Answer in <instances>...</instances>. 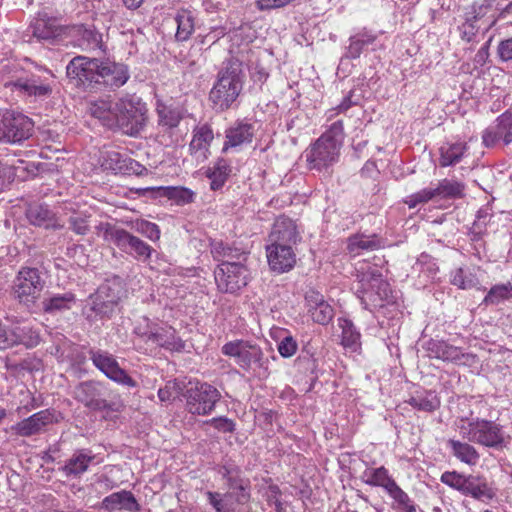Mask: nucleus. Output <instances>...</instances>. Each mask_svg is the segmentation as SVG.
<instances>
[{
  "label": "nucleus",
  "instance_id": "nucleus-28",
  "mask_svg": "<svg viewBox=\"0 0 512 512\" xmlns=\"http://www.w3.org/2000/svg\"><path fill=\"white\" fill-rule=\"evenodd\" d=\"M464 495L471 496L479 501H490L496 493L488 484L486 478L479 475H468Z\"/></svg>",
  "mask_w": 512,
  "mask_h": 512
},
{
  "label": "nucleus",
  "instance_id": "nucleus-20",
  "mask_svg": "<svg viewBox=\"0 0 512 512\" xmlns=\"http://www.w3.org/2000/svg\"><path fill=\"white\" fill-rule=\"evenodd\" d=\"M268 264L274 272L284 273L291 270L296 263V255L290 246H266Z\"/></svg>",
  "mask_w": 512,
  "mask_h": 512
},
{
  "label": "nucleus",
  "instance_id": "nucleus-26",
  "mask_svg": "<svg viewBox=\"0 0 512 512\" xmlns=\"http://www.w3.org/2000/svg\"><path fill=\"white\" fill-rule=\"evenodd\" d=\"M156 113L158 116V126L165 131L178 127L184 117V109L181 106L173 103L167 104L162 101H157Z\"/></svg>",
  "mask_w": 512,
  "mask_h": 512
},
{
  "label": "nucleus",
  "instance_id": "nucleus-64",
  "mask_svg": "<svg viewBox=\"0 0 512 512\" xmlns=\"http://www.w3.org/2000/svg\"><path fill=\"white\" fill-rule=\"evenodd\" d=\"M15 176V167L0 160V192L14 180Z\"/></svg>",
  "mask_w": 512,
  "mask_h": 512
},
{
  "label": "nucleus",
  "instance_id": "nucleus-41",
  "mask_svg": "<svg viewBox=\"0 0 512 512\" xmlns=\"http://www.w3.org/2000/svg\"><path fill=\"white\" fill-rule=\"evenodd\" d=\"M63 33V27L53 19H39L33 29V35L39 39L52 40Z\"/></svg>",
  "mask_w": 512,
  "mask_h": 512
},
{
  "label": "nucleus",
  "instance_id": "nucleus-14",
  "mask_svg": "<svg viewBox=\"0 0 512 512\" xmlns=\"http://www.w3.org/2000/svg\"><path fill=\"white\" fill-rule=\"evenodd\" d=\"M103 386L100 382L89 380L79 383L74 389V398L93 411L111 410L113 404L102 398Z\"/></svg>",
  "mask_w": 512,
  "mask_h": 512
},
{
  "label": "nucleus",
  "instance_id": "nucleus-30",
  "mask_svg": "<svg viewBox=\"0 0 512 512\" xmlns=\"http://www.w3.org/2000/svg\"><path fill=\"white\" fill-rule=\"evenodd\" d=\"M383 247V241L376 234H356L348 239L347 250L352 256L360 255L362 251H374Z\"/></svg>",
  "mask_w": 512,
  "mask_h": 512
},
{
  "label": "nucleus",
  "instance_id": "nucleus-24",
  "mask_svg": "<svg viewBox=\"0 0 512 512\" xmlns=\"http://www.w3.org/2000/svg\"><path fill=\"white\" fill-rule=\"evenodd\" d=\"M214 138L211 127L207 124L197 126L193 130V137L189 144V150L198 161H204L209 154V147Z\"/></svg>",
  "mask_w": 512,
  "mask_h": 512
},
{
  "label": "nucleus",
  "instance_id": "nucleus-11",
  "mask_svg": "<svg viewBox=\"0 0 512 512\" xmlns=\"http://www.w3.org/2000/svg\"><path fill=\"white\" fill-rule=\"evenodd\" d=\"M185 397L187 410L191 414L207 415L214 410L221 394L214 386L197 382L187 389Z\"/></svg>",
  "mask_w": 512,
  "mask_h": 512
},
{
  "label": "nucleus",
  "instance_id": "nucleus-21",
  "mask_svg": "<svg viewBox=\"0 0 512 512\" xmlns=\"http://www.w3.org/2000/svg\"><path fill=\"white\" fill-rule=\"evenodd\" d=\"M102 508L112 511L139 512L141 505L134 494L128 490H121L106 496L101 502Z\"/></svg>",
  "mask_w": 512,
  "mask_h": 512
},
{
  "label": "nucleus",
  "instance_id": "nucleus-38",
  "mask_svg": "<svg viewBox=\"0 0 512 512\" xmlns=\"http://www.w3.org/2000/svg\"><path fill=\"white\" fill-rule=\"evenodd\" d=\"M231 173V167L224 159H219L211 168L206 171V176L210 179V188L212 190L221 189Z\"/></svg>",
  "mask_w": 512,
  "mask_h": 512
},
{
  "label": "nucleus",
  "instance_id": "nucleus-53",
  "mask_svg": "<svg viewBox=\"0 0 512 512\" xmlns=\"http://www.w3.org/2000/svg\"><path fill=\"white\" fill-rule=\"evenodd\" d=\"M435 198H437L435 187H427L409 195L404 202L409 208H415L418 204L427 203Z\"/></svg>",
  "mask_w": 512,
  "mask_h": 512
},
{
  "label": "nucleus",
  "instance_id": "nucleus-10",
  "mask_svg": "<svg viewBox=\"0 0 512 512\" xmlns=\"http://www.w3.org/2000/svg\"><path fill=\"white\" fill-rule=\"evenodd\" d=\"M214 277L219 291L235 293L247 285L248 270L240 261H223L215 269Z\"/></svg>",
  "mask_w": 512,
  "mask_h": 512
},
{
  "label": "nucleus",
  "instance_id": "nucleus-18",
  "mask_svg": "<svg viewBox=\"0 0 512 512\" xmlns=\"http://www.w3.org/2000/svg\"><path fill=\"white\" fill-rule=\"evenodd\" d=\"M54 421L53 413L46 409L39 411L28 418L11 426V431L20 437H31L39 434Z\"/></svg>",
  "mask_w": 512,
  "mask_h": 512
},
{
  "label": "nucleus",
  "instance_id": "nucleus-15",
  "mask_svg": "<svg viewBox=\"0 0 512 512\" xmlns=\"http://www.w3.org/2000/svg\"><path fill=\"white\" fill-rule=\"evenodd\" d=\"M482 140L486 147L512 143V112L501 114L494 124L487 127L483 131Z\"/></svg>",
  "mask_w": 512,
  "mask_h": 512
},
{
  "label": "nucleus",
  "instance_id": "nucleus-37",
  "mask_svg": "<svg viewBox=\"0 0 512 512\" xmlns=\"http://www.w3.org/2000/svg\"><path fill=\"white\" fill-rule=\"evenodd\" d=\"M407 402L413 408L424 412H433L440 406V400L434 391L416 392Z\"/></svg>",
  "mask_w": 512,
  "mask_h": 512
},
{
  "label": "nucleus",
  "instance_id": "nucleus-61",
  "mask_svg": "<svg viewBox=\"0 0 512 512\" xmlns=\"http://www.w3.org/2000/svg\"><path fill=\"white\" fill-rule=\"evenodd\" d=\"M491 217V209L488 206L479 209L476 215V219L473 223L474 232L477 234H482L485 231Z\"/></svg>",
  "mask_w": 512,
  "mask_h": 512
},
{
  "label": "nucleus",
  "instance_id": "nucleus-29",
  "mask_svg": "<svg viewBox=\"0 0 512 512\" xmlns=\"http://www.w3.org/2000/svg\"><path fill=\"white\" fill-rule=\"evenodd\" d=\"M95 456L88 450L76 451L62 467L63 473L67 477H79L88 470L90 463L94 460Z\"/></svg>",
  "mask_w": 512,
  "mask_h": 512
},
{
  "label": "nucleus",
  "instance_id": "nucleus-31",
  "mask_svg": "<svg viewBox=\"0 0 512 512\" xmlns=\"http://www.w3.org/2000/svg\"><path fill=\"white\" fill-rule=\"evenodd\" d=\"M75 302V295L71 292L53 294L44 298L42 301V310L44 313L56 315L57 313L70 310Z\"/></svg>",
  "mask_w": 512,
  "mask_h": 512
},
{
  "label": "nucleus",
  "instance_id": "nucleus-54",
  "mask_svg": "<svg viewBox=\"0 0 512 512\" xmlns=\"http://www.w3.org/2000/svg\"><path fill=\"white\" fill-rule=\"evenodd\" d=\"M309 314L314 322L321 325H327L333 319L334 310L332 306L325 301L320 303V305L315 307V309H311Z\"/></svg>",
  "mask_w": 512,
  "mask_h": 512
},
{
  "label": "nucleus",
  "instance_id": "nucleus-63",
  "mask_svg": "<svg viewBox=\"0 0 512 512\" xmlns=\"http://www.w3.org/2000/svg\"><path fill=\"white\" fill-rule=\"evenodd\" d=\"M207 424L222 433H233L235 431V423L227 417H216L207 421Z\"/></svg>",
  "mask_w": 512,
  "mask_h": 512
},
{
  "label": "nucleus",
  "instance_id": "nucleus-48",
  "mask_svg": "<svg viewBox=\"0 0 512 512\" xmlns=\"http://www.w3.org/2000/svg\"><path fill=\"white\" fill-rule=\"evenodd\" d=\"M437 198H461L464 196V185L456 180L442 179L435 187Z\"/></svg>",
  "mask_w": 512,
  "mask_h": 512
},
{
  "label": "nucleus",
  "instance_id": "nucleus-39",
  "mask_svg": "<svg viewBox=\"0 0 512 512\" xmlns=\"http://www.w3.org/2000/svg\"><path fill=\"white\" fill-rule=\"evenodd\" d=\"M175 22L177 24V31L175 34L176 40H188L195 29L194 16L192 12L185 9L179 10L175 16Z\"/></svg>",
  "mask_w": 512,
  "mask_h": 512
},
{
  "label": "nucleus",
  "instance_id": "nucleus-27",
  "mask_svg": "<svg viewBox=\"0 0 512 512\" xmlns=\"http://www.w3.org/2000/svg\"><path fill=\"white\" fill-rule=\"evenodd\" d=\"M254 136V127L252 124L238 122L226 130V140L223 145V151L230 148H237L243 144L250 143Z\"/></svg>",
  "mask_w": 512,
  "mask_h": 512
},
{
  "label": "nucleus",
  "instance_id": "nucleus-47",
  "mask_svg": "<svg viewBox=\"0 0 512 512\" xmlns=\"http://www.w3.org/2000/svg\"><path fill=\"white\" fill-rule=\"evenodd\" d=\"M206 497L209 504L216 512H233L235 510V500L233 501V493H219L207 491Z\"/></svg>",
  "mask_w": 512,
  "mask_h": 512
},
{
  "label": "nucleus",
  "instance_id": "nucleus-59",
  "mask_svg": "<svg viewBox=\"0 0 512 512\" xmlns=\"http://www.w3.org/2000/svg\"><path fill=\"white\" fill-rule=\"evenodd\" d=\"M135 229L151 241H157L160 238V229L155 223L141 220L136 222Z\"/></svg>",
  "mask_w": 512,
  "mask_h": 512
},
{
  "label": "nucleus",
  "instance_id": "nucleus-58",
  "mask_svg": "<svg viewBox=\"0 0 512 512\" xmlns=\"http://www.w3.org/2000/svg\"><path fill=\"white\" fill-rule=\"evenodd\" d=\"M129 157L116 151L108 152L105 157L104 166L106 169L112 170L115 173H120L124 162H128Z\"/></svg>",
  "mask_w": 512,
  "mask_h": 512
},
{
  "label": "nucleus",
  "instance_id": "nucleus-13",
  "mask_svg": "<svg viewBox=\"0 0 512 512\" xmlns=\"http://www.w3.org/2000/svg\"><path fill=\"white\" fill-rule=\"evenodd\" d=\"M88 353L93 364L109 379L128 387L136 386V381L119 366L113 355L99 349H90Z\"/></svg>",
  "mask_w": 512,
  "mask_h": 512
},
{
  "label": "nucleus",
  "instance_id": "nucleus-8",
  "mask_svg": "<svg viewBox=\"0 0 512 512\" xmlns=\"http://www.w3.org/2000/svg\"><path fill=\"white\" fill-rule=\"evenodd\" d=\"M69 80L85 90L99 88V59L86 56L74 57L66 67Z\"/></svg>",
  "mask_w": 512,
  "mask_h": 512
},
{
  "label": "nucleus",
  "instance_id": "nucleus-2",
  "mask_svg": "<svg viewBox=\"0 0 512 512\" xmlns=\"http://www.w3.org/2000/svg\"><path fill=\"white\" fill-rule=\"evenodd\" d=\"M244 79L242 62L235 57L226 59L209 93L213 107L219 111L231 108L243 89Z\"/></svg>",
  "mask_w": 512,
  "mask_h": 512
},
{
  "label": "nucleus",
  "instance_id": "nucleus-12",
  "mask_svg": "<svg viewBox=\"0 0 512 512\" xmlns=\"http://www.w3.org/2000/svg\"><path fill=\"white\" fill-rule=\"evenodd\" d=\"M33 122L23 114L6 112L0 120V142L20 143L32 135Z\"/></svg>",
  "mask_w": 512,
  "mask_h": 512
},
{
  "label": "nucleus",
  "instance_id": "nucleus-1",
  "mask_svg": "<svg viewBox=\"0 0 512 512\" xmlns=\"http://www.w3.org/2000/svg\"><path fill=\"white\" fill-rule=\"evenodd\" d=\"M356 294L361 300L362 305L369 311H378L386 315V309L389 313L397 309V295L390 284L382 278L378 270L373 269L363 272L359 275Z\"/></svg>",
  "mask_w": 512,
  "mask_h": 512
},
{
  "label": "nucleus",
  "instance_id": "nucleus-52",
  "mask_svg": "<svg viewBox=\"0 0 512 512\" xmlns=\"http://www.w3.org/2000/svg\"><path fill=\"white\" fill-rule=\"evenodd\" d=\"M440 480L445 485L461 492L464 495L467 484L466 475L460 474L456 471H446L441 475Z\"/></svg>",
  "mask_w": 512,
  "mask_h": 512
},
{
  "label": "nucleus",
  "instance_id": "nucleus-62",
  "mask_svg": "<svg viewBox=\"0 0 512 512\" xmlns=\"http://www.w3.org/2000/svg\"><path fill=\"white\" fill-rule=\"evenodd\" d=\"M481 29V25L464 19V22L459 26L461 39L466 42H471L475 39L476 35Z\"/></svg>",
  "mask_w": 512,
  "mask_h": 512
},
{
  "label": "nucleus",
  "instance_id": "nucleus-36",
  "mask_svg": "<svg viewBox=\"0 0 512 512\" xmlns=\"http://www.w3.org/2000/svg\"><path fill=\"white\" fill-rule=\"evenodd\" d=\"M26 217L34 226L48 228L54 220L53 212L44 204H31L26 210Z\"/></svg>",
  "mask_w": 512,
  "mask_h": 512
},
{
  "label": "nucleus",
  "instance_id": "nucleus-34",
  "mask_svg": "<svg viewBox=\"0 0 512 512\" xmlns=\"http://www.w3.org/2000/svg\"><path fill=\"white\" fill-rule=\"evenodd\" d=\"M362 478L367 485L382 487L386 492L396 484V481L389 475L384 466L366 469Z\"/></svg>",
  "mask_w": 512,
  "mask_h": 512
},
{
  "label": "nucleus",
  "instance_id": "nucleus-35",
  "mask_svg": "<svg viewBox=\"0 0 512 512\" xmlns=\"http://www.w3.org/2000/svg\"><path fill=\"white\" fill-rule=\"evenodd\" d=\"M377 38L376 34L366 29L358 32L349 38V46L347 47L346 57L351 59L358 58L364 48L372 45Z\"/></svg>",
  "mask_w": 512,
  "mask_h": 512
},
{
  "label": "nucleus",
  "instance_id": "nucleus-6",
  "mask_svg": "<svg viewBox=\"0 0 512 512\" xmlns=\"http://www.w3.org/2000/svg\"><path fill=\"white\" fill-rule=\"evenodd\" d=\"M97 228L99 232H102L104 241L114 244L121 251L139 260H149L154 251L146 242L123 228L116 227L110 223H101Z\"/></svg>",
  "mask_w": 512,
  "mask_h": 512
},
{
  "label": "nucleus",
  "instance_id": "nucleus-60",
  "mask_svg": "<svg viewBox=\"0 0 512 512\" xmlns=\"http://www.w3.org/2000/svg\"><path fill=\"white\" fill-rule=\"evenodd\" d=\"M297 348L298 344L291 335L284 336L277 345L279 354L284 358L292 357L296 353Z\"/></svg>",
  "mask_w": 512,
  "mask_h": 512
},
{
  "label": "nucleus",
  "instance_id": "nucleus-3",
  "mask_svg": "<svg viewBox=\"0 0 512 512\" xmlns=\"http://www.w3.org/2000/svg\"><path fill=\"white\" fill-rule=\"evenodd\" d=\"M343 139V123L338 120L306 151L309 169L322 171L334 165L339 160Z\"/></svg>",
  "mask_w": 512,
  "mask_h": 512
},
{
  "label": "nucleus",
  "instance_id": "nucleus-22",
  "mask_svg": "<svg viewBox=\"0 0 512 512\" xmlns=\"http://www.w3.org/2000/svg\"><path fill=\"white\" fill-rule=\"evenodd\" d=\"M103 291V289H97L88 299L83 313L89 321L110 318L115 311L116 305H113V300L103 298Z\"/></svg>",
  "mask_w": 512,
  "mask_h": 512
},
{
  "label": "nucleus",
  "instance_id": "nucleus-9",
  "mask_svg": "<svg viewBox=\"0 0 512 512\" xmlns=\"http://www.w3.org/2000/svg\"><path fill=\"white\" fill-rule=\"evenodd\" d=\"M222 353L235 359V363L243 370L253 367L265 368L262 349L249 341L236 340L223 345Z\"/></svg>",
  "mask_w": 512,
  "mask_h": 512
},
{
  "label": "nucleus",
  "instance_id": "nucleus-55",
  "mask_svg": "<svg viewBox=\"0 0 512 512\" xmlns=\"http://www.w3.org/2000/svg\"><path fill=\"white\" fill-rule=\"evenodd\" d=\"M68 229L77 235L84 236L90 231L89 217L86 215L76 214L68 218Z\"/></svg>",
  "mask_w": 512,
  "mask_h": 512
},
{
  "label": "nucleus",
  "instance_id": "nucleus-44",
  "mask_svg": "<svg viewBox=\"0 0 512 512\" xmlns=\"http://www.w3.org/2000/svg\"><path fill=\"white\" fill-rule=\"evenodd\" d=\"M339 326L342 329L341 344L353 352L356 351L360 347V333L356 330L352 321L339 319Z\"/></svg>",
  "mask_w": 512,
  "mask_h": 512
},
{
  "label": "nucleus",
  "instance_id": "nucleus-5",
  "mask_svg": "<svg viewBox=\"0 0 512 512\" xmlns=\"http://www.w3.org/2000/svg\"><path fill=\"white\" fill-rule=\"evenodd\" d=\"M112 115L119 130L128 136H137L147 121L146 104L140 97L126 95L119 98L112 108Z\"/></svg>",
  "mask_w": 512,
  "mask_h": 512
},
{
  "label": "nucleus",
  "instance_id": "nucleus-16",
  "mask_svg": "<svg viewBox=\"0 0 512 512\" xmlns=\"http://www.w3.org/2000/svg\"><path fill=\"white\" fill-rule=\"evenodd\" d=\"M129 78L127 65L99 59V87L105 86L114 90L126 84Z\"/></svg>",
  "mask_w": 512,
  "mask_h": 512
},
{
  "label": "nucleus",
  "instance_id": "nucleus-17",
  "mask_svg": "<svg viewBox=\"0 0 512 512\" xmlns=\"http://www.w3.org/2000/svg\"><path fill=\"white\" fill-rule=\"evenodd\" d=\"M299 240L297 226L292 219L280 216L275 220L269 234V244L293 248Z\"/></svg>",
  "mask_w": 512,
  "mask_h": 512
},
{
  "label": "nucleus",
  "instance_id": "nucleus-40",
  "mask_svg": "<svg viewBox=\"0 0 512 512\" xmlns=\"http://www.w3.org/2000/svg\"><path fill=\"white\" fill-rule=\"evenodd\" d=\"M157 191L160 196L167 197L178 205L192 203L195 198V193L192 190L182 186L158 187Z\"/></svg>",
  "mask_w": 512,
  "mask_h": 512
},
{
  "label": "nucleus",
  "instance_id": "nucleus-4",
  "mask_svg": "<svg viewBox=\"0 0 512 512\" xmlns=\"http://www.w3.org/2000/svg\"><path fill=\"white\" fill-rule=\"evenodd\" d=\"M459 433L468 442L487 448L500 450L506 446L503 427L495 421L479 417L462 419Z\"/></svg>",
  "mask_w": 512,
  "mask_h": 512
},
{
  "label": "nucleus",
  "instance_id": "nucleus-46",
  "mask_svg": "<svg viewBox=\"0 0 512 512\" xmlns=\"http://www.w3.org/2000/svg\"><path fill=\"white\" fill-rule=\"evenodd\" d=\"M509 299H512V285L510 282H507L492 286L484 297L482 304L485 306L498 305Z\"/></svg>",
  "mask_w": 512,
  "mask_h": 512
},
{
  "label": "nucleus",
  "instance_id": "nucleus-49",
  "mask_svg": "<svg viewBox=\"0 0 512 512\" xmlns=\"http://www.w3.org/2000/svg\"><path fill=\"white\" fill-rule=\"evenodd\" d=\"M387 494L394 500V509L398 512H416V505L409 495L396 483Z\"/></svg>",
  "mask_w": 512,
  "mask_h": 512
},
{
  "label": "nucleus",
  "instance_id": "nucleus-7",
  "mask_svg": "<svg viewBox=\"0 0 512 512\" xmlns=\"http://www.w3.org/2000/svg\"><path fill=\"white\" fill-rule=\"evenodd\" d=\"M45 281L36 268L23 267L17 274L13 284V295L18 302L27 308L32 307L43 290Z\"/></svg>",
  "mask_w": 512,
  "mask_h": 512
},
{
  "label": "nucleus",
  "instance_id": "nucleus-32",
  "mask_svg": "<svg viewBox=\"0 0 512 512\" xmlns=\"http://www.w3.org/2000/svg\"><path fill=\"white\" fill-rule=\"evenodd\" d=\"M471 442H462L460 440L450 439L448 446L450 447L452 454L459 461L474 466L479 462L480 454L477 449L470 444Z\"/></svg>",
  "mask_w": 512,
  "mask_h": 512
},
{
  "label": "nucleus",
  "instance_id": "nucleus-45",
  "mask_svg": "<svg viewBox=\"0 0 512 512\" xmlns=\"http://www.w3.org/2000/svg\"><path fill=\"white\" fill-rule=\"evenodd\" d=\"M11 329L16 338L14 339L13 346L21 344L26 348H34L40 343L39 333L31 327L14 326Z\"/></svg>",
  "mask_w": 512,
  "mask_h": 512
},
{
  "label": "nucleus",
  "instance_id": "nucleus-50",
  "mask_svg": "<svg viewBox=\"0 0 512 512\" xmlns=\"http://www.w3.org/2000/svg\"><path fill=\"white\" fill-rule=\"evenodd\" d=\"M229 488L228 493H233V499L236 504H245L250 499L249 493V484L243 478L237 476L234 479H230V482L227 483Z\"/></svg>",
  "mask_w": 512,
  "mask_h": 512
},
{
  "label": "nucleus",
  "instance_id": "nucleus-33",
  "mask_svg": "<svg viewBox=\"0 0 512 512\" xmlns=\"http://www.w3.org/2000/svg\"><path fill=\"white\" fill-rule=\"evenodd\" d=\"M211 254L217 261H245L246 251L242 248L230 246L222 241H213L211 243Z\"/></svg>",
  "mask_w": 512,
  "mask_h": 512
},
{
  "label": "nucleus",
  "instance_id": "nucleus-25",
  "mask_svg": "<svg viewBox=\"0 0 512 512\" xmlns=\"http://www.w3.org/2000/svg\"><path fill=\"white\" fill-rule=\"evenodd\" d=\"M424 349L429 357L443 361L458 362L465 356L461 348L444 340L430 339L424 344Z\"/></svg>",
  "mask_w": 512,
  "mask_h": 512
},
{
  "label": "nucleus",
  "instance_id": "nucleus-23",
  "mask_svg": "<svg viewBox=\"0 0 512 512\" xmlns=\"http://www.w3.org/2000/svg\"><path fill=\"white\" fill-rule=\"evenodd\" d=\"M493 7L492 0H481L474 2L465 12L464 19L475 23L476 25H484V31H489L498 21V17L494 15L487 16Z\"/></svg>",
  "mask_w": 512,
  "mask_h": 512
},
{
  "label": "nucleus",
  "instance_id": "nucleus-42",
  "mask_svg": "<svg viewBox=\"0 0 512 512\" xmlns=\"http://www.w3.org/2000/svg\"><path fill=\"white\" fill-rule=\"evenodd\" d=\"M465 150L466 145L464 143H447L442 145L440 147V165L442 167L455 165L461 160Z\"/></svg>",
  "mask_w": 512,
  "mask_h": 512
},
{
  "label": "nucleus",
  "instance_id": "nucleus-57",
  "mask_svg": "<svg viewBox=\"0 0 512 512\" xmlns=\"http://www.w3.org/2000/svg\"><path fill=\"white\" fill-rule=\"evenodd\" d=\"M182 392L180 383L176 380H171L166 383L163 388L158 390V397L162 402H171L176 399Z\"/></svg>",
  "mask_w": 512,
  "mask_h": 512
},
{
  "label": "nucleus",
  "instance_id": "nucleus-51",
  "mask_svg": "<svg viewBox=\"0 0 512 512\" xmlns=\"http://www.w3.org/2000/svg\"><path fill=\"white\" fill-rule=\"evenodd\" d=\"M20 87L29 95L37 97H46L52 93V87L48 83H41L34 78L24 81Z\"/></svg>",
  "mask_w": 512,
  "mask_h": 512
},
{
  "label": "nucleus",
  "instance_id": "nucleus-56",
  "mask_svg": "<svg viewBox=\"0 0 512 512\" xmlns=\"http://www.w3.org/2000/svg\"><path fill=\"white\" fill-rule=\"evenodd\" d=\"M451 283L460 289H470L477 285L478 279L472 273L466 274L459 268L454 272Z\"/></svg>",
  "mask_w": 512,
  "mask_h": 512
},
{
  "label": "nucleus",
  "instance_id": "nucleus-43",
  "mask_svg": "<svg viewBox=\"0 0 512 512\" xmlns=\"http://www.w3.org/2000/svg\"><path fill=\"white\" fill-rule=\"evenodd\" d=\"M78 46L85 51L100 49L102 46V35L94 28L81 27L78 29Z\"/></svg>",
  "mask_w": 512,
  "mask_h": 512
},
{
  "label": "nucleus",
  "instance_id": "nucleus-19",
  "mask_svg": "<svg viewBox=\"0 0 512 512\" xmlns=\"http://www.w3.org/2000/svg\"><path fill=\"white\" fill-rule=\"evenodd\" d=\"M135 333L144 337L147 342L169 350L179 349L182 346L180 339L176 336V332L172 327L148 325L145 330H142L140 327L135 328Z\"/></svg>",
  "mask_w": 512,
  "mask_h": 512
}]
</instances>
